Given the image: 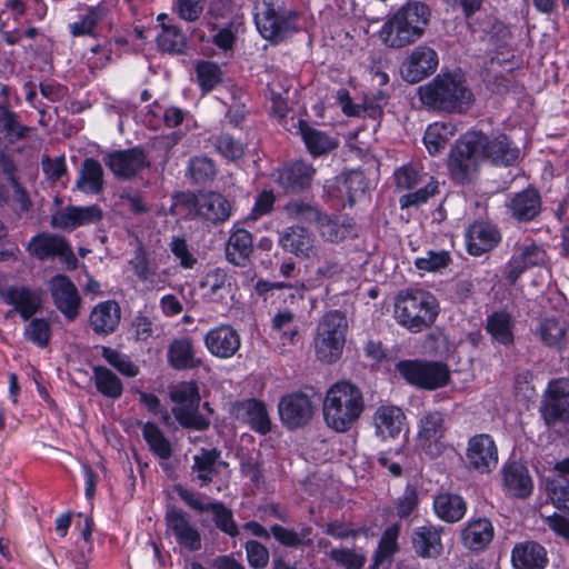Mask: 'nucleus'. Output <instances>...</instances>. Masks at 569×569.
<instances>
[{
  "label": "nucleus",
  "mask_w": 569,
  "mask_h": 569,
  "mask_svg": "<svg viewBox=\"0 0 569 569\" xmlns=\"http://www.w3.org/2000/svg\"><path fill=\"white\" fill-rule=\"evenodd\" d=\"M399 533L400 526L398 523L391 525L383 531L375 555L373 569L391 563L392 556L398 551Z\"/></svg>",
  "instance_id": "48"
},
{
  "label": "nucleus",
  "mask_w": 569,
  "mask_h": 569,
  "mask_svg": "<svg viewBox=\"0 0 569 569\" xmlns=\"http://www.w3.org/2000/svg\"><path fill=\"white\" fill-rule=\"evenodd\" d=\"M238 417H242L252 430L261 435L271 431V421L266 405L257 399L238 401L233 406Z\"/></svg>",
  "instance_id": "35"
},
{
  "label": "nucleus",
  "mask_w": 569,
  "mask_h": 569,
  "mask_svg": "<svg viewBox=\"0 0 569 569\" xmlns=\"http://www.w3.org/2000/svg\"><path fill=\"white\" fill-rule=\"evenodd\" d=\"M348 321L339 310L323 315L317 327L315 349L317 358L326 363L337 361L346 343Z\"/></svg>",
  "instance_id": "6"
},
{
  "label": "nucleus",
  "mask_w": 569,
  "mask_h": 569,
  "mask_svg": "<svg viewBox=\"0 0 569 569\" xmlns=\"http://www.w3.org/2000/svg\"><path fill=\"white\" fill-rule=\"evenodd\" d=\"M281 422L289 429L306 426L313 417L315 407L303 392L283 396L278 403Z\"/></svg>",
  "instance_id": "16"
},
{
  "label": "nucleus",
  "mask_w": 569,
  "mask_h": 569,
  "mask_svg": "<svg viewBox=\"0 0 569 569\" xmlns=\"http://www.w3.org/2000/svg\"><path fill=\"white\" fill-rule=\"evenodd\" d=\"M513 326L515 320L506 310L492 312L487 317L486 321L487 332L493 341L503 346H511L513 343Z\"/></svg>",
  "instance_id": "42"
},
{
  "label": "nucleus",
  "mask_w": 569,
  "mask_h": 569,
  "mask_svg": "<svg viewBox=\"0 0 569 569\" xmlns=\"http://www.w3.org/2000/svg\"><path fill=\"white\" fill-rule=\"evenodd\" d=\"M121 319V309L113 300L98 303L90 313V326L97 335H110L116 331Z\"/></svg>",
  "instance_id": "36"
},
{
  "label": "nucleus",
  "mask_w": 569,
  "mask_h": 569,
  "mask_svg": "<svg viewBox=\"0 0 569 569\" xmlns=\"http://www.w3.org/2000/svg\"><path fill=\"white\" fill-rule=\"evenodd\" d=\"M468 252L472 256H481L492 250L501 240V234L496 226L485 222H473L466 232Z\"/></svg>",
  "instance_id": "27"
},
{
  "label": "nucleus",
  "mask_w": 569,
  "mask_h": 569,
  "mask_svg": "<svg viewBox=\"0 0 569 569\" xmlns=\"http://www.w3.org/2000/svg\"><path fill=\"white\" fill-rule=\"evenodd\" d=\"M203 341L208 351L220 359L233 357L241 347V337L230 325L212 328L206 333Z\"/></svg>",
  "instance_id": "23"
},
{
  "label": "nucleus",
  "mask_w": 569,
  "mask_h": 569,
  "mask_svg": "<svg viewBox=\"0 0 569 569\" xmlns=\"http://www.w3.org/2000/svg\"><path fill=\"white\" fill-rule=\"evenodd\" d=\"M453 134L455 128L451 123L435 122L426 129L423 142L429 153L433 156L445 149Z\"/></svg>",
  "instance_id": "51"
},
{
  "label": "nucleus",
  "mask_w": 569,
  "mask_h": 569,
  "mask_svg": "<svg viewBox=\"0 0 569 569\" xmlns=\"http://www.w3.org/2000/svg\"><path fill=\"white\" fill-rule=\"evenodd\" d=\"M2 300L24 320H30L43 306L42 292L26 286H10L0 290Z\"/></svg>",
  "instance_id": "20"
},
{
  "label": "nucleus",
  "mask_w": 569,
  "mask_h": 569,
  "mask_svg": "<svg viewBox=\"0 0 569 569\" xmlns=\"http://www.w3.org/2000/svg\"><path fill=\"white\" fill-rule=\"evenodd\" d=\"M167 531L177 540L178 545L189 551L201 549V535L190 522L189 516L182 509L170 506L166 512Z\"/></svg>",
  "instance_id": "17"
},
{
  "label": "nucleus",
  "mask_w": 569,
  "mask_h": 569,
  "mask_svg": "<svg viewBox=\"0 0 569 569\" xmlns=\"http://www.w3.org/2000/svg\"><path fill=\"white\" fill-rule=\"evenodd\" d=\"M253 252L252 236L244 229L231 232L226 244L227 260L238 267H246Z\"/></svg>",
  "instance_id": "38"
},
{
  "label": "nucleus",
  "mask_w": 569,
  "mask_h": 569,
  "mask_svg": "<svg viewBox=\"0 0 569 569\" xmlns=\"http://www.w3.org/2000/svg\"><path fill=\"white\" fill-rule=\"evenodd\" d=\"M142 435L149 445L150 450L160 459L167 460L171 457V445L156 423H144L142 428Z\"/></svg>",
  "instance_id": "53"
},
{
  "label": "nucleus",
  "mask_w": 569,
  "mask_h": 569,
  "mask_svg": "<svg viewBox=\"0 0 569 569\" xmlns=\"http://www.w3.org/2000/svg\"><path fill=\"white\" fill-rule=\"evenodd\" d=\"M243 547L247 561L252 569H263L268 566L270 553L264 545L257 540H248Z\"/></svg>",
  "instance_id": "63"
},
{
  "label": "nucleus",
  "mask_w": 569,
  "mask_h": 569,
  "mask_svg": "<svg viewBox=\"0 0 569 569\" xmlns=\"http://www.w3.org/2000/svg\"><path fill=\"white\" fill-rule=\"evenodd\" d=\"M103 161L110 171L122 180H129L149 167L147 156L139 147L110 152Z\"/></svg>",
  "instance_id": "19"
},
{
  "label": "nucleus",
  "mask_w": 569,
  "mask_h": 569,
  "mask_svg": "<svg viewBox=\"0 0 569 569\" xmlns=\"http://www.w3.org/2000/svg\"><path fill=\"white\" fill-rule=\"evenodd\" d=\"M438 313L436 297L423 289L401 290L396 297L395 318L411 332H421L431 327Z\"/></svg>",
  "instance_id": "4"
},
{
  "label": "nucleus",
  "mask_w": 569,
  "mask_h": 569,
  "mask_svg": "<svg viewBox=\"0 0 569 569\" xmlns=\"http://www.w3.org/2000/svg\"><path fill=\"white\" fill-rule=\"evenodd\" d=\"M102 218L99 206L74 207L70 206L51 217V226L63 230H73L80 226L98 222Z\"/></svg>",
  "instance_id": "25"
},
{
  "label": "nucleus",
  "mask_w": 569,
  "mask_h": 569,
  "mask_svg": "<svg viewBox=\"0 0 569 569\" xmlns=\"http://www.w3.org/2000/svg\"><path fill=\"white\" fill-rule=\"evenodd\" d=\"M157 43L161 51L168 53L181 54L187 49V38L176 26L162 24Z\"/></svg>",
  "instance_id": "52"
},
{
  "label": "nucleus",
  "mask_w": 569,
  "mask_h": 569,
  "mask_svg": "<svg viewBox=\"0 0 569 569\" xmlns=\"http://www.w3.org/2000/svg\"><path fill=\"white\" fill-rule=\"evenodd\" d=\"M207 512L211 515L214 527L224 535L234 538L240 533L233 511L222 501H210Z\"/></svg>",
  "instance_id": "50"
},
{
  "label": "nucleus",
  "mask_w": 569,
  "mask_h": 569,
  "mask_svg": "<svg viewBox=\"0 0 569 569\" xmlns=\"http://www.w3.org/2000/svg\"><path fill=\"white\" fill-rule=\"evenodd\" d=\"M418 97L425 108L445 113H463L475 102L473 93L466 81L450 73L438 74L420 86Z\"/></svg>",
  "instance_id": "2"
},
{
  "label": "nucleus",
  "mask_w": 569,
  "mask_h": 569,
  "mask_svg": "<svg viewBox=\"0 0 569 569\" xmlns=\"http://www.w3.org/2000/svg\"><path fill=\"white\" fill-rule=\"evenodd\" d=\"M548 561L546 548L533 540L518 542L511 551V563L515 569H545Z\"/></svg>",
  "instance_id": "30"
},
{
  "label": "nucleus",
  "mask_w": 569,
  "mask_h": 569,
  "mask_svg": "<svg viewBox=\"0 0 569 569\" xmlns=\"http://www.w3.org/2000/svg\"><path fill=\"white\" fill-rule=\"evenodd\" d=\"M365 410L363 393L349 381H339L326 392L322 412L327 426L337 432L348 431Z\"/></svg>",
  "instance_id": "3"
},
{
  "label": "nucleus",
  "mask_w": 569,
  "mask_h": 569,
  "mask_svg": "<svg viewBox=\"0 0 569 569\" xmlns=\"http://www.w3.org/2000/svg\"><path fill=\"white\" fill-rule=\"evenodd\" d=\"M129 263L132 267L133 273L140 281L148 283L151 287H154L158 283L159 277L156 268L150 266L143 249L139 248Z\"/></svg>",
  "instance_id": "59"
},
{
  "label": "nucleus",
  "mask_w": 569,
  "mask_h": 569,
  "mask_svg": "<svg viewBox=\"0 0 569 569\" xmlns=\"http://www.w3.org/2000/svg\"><path fill=\"white\" fill-rule=\"evenodd\" d=\"M546 257V251L533 242L518 246L505 267L506 280L515 284L527 269L543 264Z\"/></svg>",
  "instance_id": "22"
},
{
  "label": "nucleus",
  "mask_w": 569,
  "mask_h": 569,
  "mask_svg": "<svg viewBox=\"0 0 569 569\" xmlns=\"http://www.w3.org/2000/svg\"><path fill=\"white\" fill-rule=\"evenodd\" d=\"M24 327V338L39 348H46L51 339V326L43 318H31Z\"/></svg>",
  "instance_id": "57"
},
{
  "label": "nucleus",
  "mask_w": 569,
  "mask_h": 569,
  "mask_svg": "<svg viewBox=\"0 0 569 569\" xmlns=\"http://www.w3.org/2000/svg\"><path fill=\"white\" fill-rule=\"evenodd\" d=\"M439 59L435 49L428 46H418L402 62L400 71L405 81L417 83L432 74L438 67Z\"/></svg>",
  "instance_id": "18"
},
{
  "label": "nucleus",
  "mask_w": 569,
  "mask_h": 569,
  "mask_svg": "<svg viewBox=\"0 0 569 569\" xmlns=\"http://www.w3.org/2000/svg\"><path fill=\"white\" fill-rule=\"evenodd\" d=\"M433 508L437 516L447 522H457L466 513L465 500L455 493L445 492L436 496Z\"/></svg>",
  "instance_id": "45"
},
{
  "label": "nucleus",
  "mask_w": 569,
  "mask_h": 569,
  "mask_svg": "<svg viewBox=\"0 0 569 569\" xmlns=\"http://www.w3.org/2000/svg\"><path fill=\"white\" fill-rule=\"evenodd\" d=\"M76 186L84 193H100L103 189V168L101 163L93 158L84 159Z\"/></svg>",
  "instance_id": "43"
},
{
  "label": "nucleus",
  "mask_w": 569,
  "mask_h": 569,
  "mask_svg": "<svg viewBox=\"0 0 569 569\" xmlns=\"http://www.w3.org/2000/svg\"><path fill=\"white\" fill-rule=\"evenodd\" d=\"M191 479L199 487H208L220 472L221 466L227 462L221 460V451L217 448H201L192 458Z\"/></svg>",
  "instance_id": "24"
},
{
  "label": "nucleus",
  "mask_w": 569,
  "mask_h": 569,
  "mask_svg": "<svg viewBox=\"0 0 569 569\" xmlns=\"http://www.w3.org/2000/svg\"><path fill=\"white\" fill-rule=\"evenodd\" d=\"M214 147L228 160H238L244 153L242 143L229 133H220L214 137Z\"/></svg>",
  "instance_id": "62"
},
{
  "label": "nucleus",
  "mask_w": 569,
  "mask_h": 569,
  "mask_svg": "<svg viewBox=\"0 0 569 569\" xmlns=\"http://www.w3.org/2000/svg\"><path fill=\"white\" fill-rule=\"evenodd\" d=\"M537 335L543 346L563 352L569 340L565 325L556 318H545L537 328Z\"/></svg>",
  "instance_id": "41"
},
{
  "label": "nucleus",
  "mask_w": 569,
  "mask_h": 569,
  "mask_svg": "<svg viewBox=\"0 0 569 569\" xmlns=\"http://www.w3.org/2000/svg\"><path fill=\"white\" fill-rule=\"evenodd\" d=\"M447 426L440 411L426 412L419 420L417 443L431 459L439 458L448 449Z\"/></svg>",
  "instance_id": "12"
},
{
  "label": "nucleus",
  "mask_w": 569,
  "mask_h": 569,
  "mask_svg": "<svg viewBox=\"0 0 569 569\" xmlns=\"http://www.w3.org/2000/svg\"><path fill=\"white\" fill-rule=\"evenodd\" d=\"M92 372V380L98 392L113 400L122 396L123 383L112 370L103 366H94Z\"/></svg>",
  "instance_id": "46"
},
{
  "label": "nucleus",
  "mask_w": 569,
  "mask_h": 569,
  "mask_svg": "<svg viewBox=\"0 0 569 569\" xmlns=\"http://www.w3.org/2000/svg\"><path fill=\"white\" fill-rule=\"evenodd\" d=\"M539 415L548 429L569 425V379L548 382L540 400Z\"/></svg>",
  "instance_id": "9"
},
{
  "label": "nucleus",
  "mask_w": 569,
  "mask_h": 569,
  "mask_svg": "<svg viewBox=\"0 0 569 569\" xmlns=\"http://www.w3.org/2000/svg\"><path fill=\"white\" fill-rule=\"evenodd\" d=\"M316 227L322 239L337 243L356 234V224L351 218L320 213L316 220Z\"/></svg>",
  "instance_id": "32"
},
{
  "label": "nucleus",
  "mask_w": 569,
  "mask_h": 569,
  "mask_svg": "<svg viewBox=\"0 0 569 569\" xmlns=\"http://www.w3.org/2000/svg\"><path fill=\"white\" fill-rule=\"evenodd\" d=\"M466 466L480 475L493 471L499 461L496 441L488 433H478L469 438L465 452Z\"/></svg>",
  "instance_id": "13"
},
{
  "label": "nucleus",
  "mask_w": 569,
  "mask_h": 569,
  "mask_svg": "<svg viewBox=\"0 0 569 569\" xmlns=\"http://www.w3.org/2000/svg\"><path fill=\"white\" fill-rule=\"evenodd\" d=\"M399 373L411 385L433 390L449 381V369L442 362L403 360L397 365Z\"/></svg>",
  "instance_id": "10"
},
{
  "label": "nucleus",
  "mask_w": 569,
  "mask_h": 569,
  "mask_svg": "<svg viewBox=\"0 0 569 569\" xmlns=\"http://www.w3.org/2000/svg\"><path fill=\"white\" fill-rule=\"evenodd\" d=\"M405 412L396 406H380L373 415L376 433L382 439H395L406 426Z\"/></svg>",
  "instance_id": "33"
},
{
  "label": "nucleus",
  "mask_w": 569,
  "mask_h": 569,
  "mask_svg": "<svg viewBox=\"0 0 569 569\" xmlns=\"http://www.w3.org/2000/svg\"><path fill=\"white\" fill-rule=\"evenodd\" d=\"M338 196L346 197L350 204H353L358 197L367 189V181L362 172L350 171L341 173L335 180Z\"/></svg>",
  "instance_id": "47"
},
{
  "label": "nucleus",
  "mask_w": 569,
  "mask_h": 569,
  "mask_svg": "<svg viewBox=\"0 0 569 569\" xmlns=\"http://www.w3.org/2000/svg\"><path fill=\"white\" fill-rule=\"evenodd\" d=\"M546 492L552 505L569 515V480L565 477L546 479Z\"/></svg>",
  "instance_id": "54"
},
{
  "label": "nucleus",
  "mask_w": 569,
  "mask_h": 569,
  "mask_svg": "<svg viewBox=\"0 0 569 569\" xmlns=\"http://www.w3.org/2000/svg\"><path fill=\"white\" fill-rule=\"evenodd\" d=\"M243 529L248 530L256 537L268 539L270 533L283 547L287 548H303L311 547L315 540V532L311 526H302L300 530L273 525L270 527V532L259 522L249 521L243 525Z\"/></svg>",
  "instance_id": "15"
},
{
  "label": "nucleus",
  "mask_w": 569,
  "mask_h": 569,
  "mask_svg": "<svg viewBox=\"0 0 569 569\" xmlns=\"http://www.w3.org/2000/svg\"><path fill=\"white\" fill-rule=\"evenodd\" d=\"M49 290L56 308L69 321L79 316L81 298L74 283L64 274L54 276L49 282Z\"/></svg>",
  "instance_id": "21"
},
{
  "label": "nucleus",
  "mask_w": 569,
  "mask_h": 569,
  "mask_svg": "<svg viewBox=\"0 0 569 569\" xmlns=\"http://www.w3.org/2000/svg\"><path fill=\"white\" fill-rule=\"evenodd\" d=\"M316 169L302 161L291 162L278 171V183L287 191L300 192L311 186Z\"/></svg>",
  "instance_id": "31"
},
{
  "label": "nucleus",
  "mask_w": 569,
  "mask_h": 569,
  "mask_svg": "<svg viewBox=\"0 0 569 569\" xmlns=\"http://www.w3.org/2000/svg\"><path fill=\"white\" fill-rule=\"evenodd\" d=\"M184 204L191 218H199L212 224L226 222L232 211L230 201L218 192L184 196Z\"/></svg>",
  "instance_id": "11"
},
{
  "label": "nucleus",
  "mask_w": 569,
  "mask_h": 569,
  "mask_svg": "<svg viewBox=\"0 0 569 569\" xmlns=\"http://www.w3.org/2000/svg\"><path fill=\"white\" fill-rule=\"evenodd\" d=\"M479 136L483 159H488L497 166H511L519 158V149L512 144L507 136L499 134L492 139L481 132H479Z\"/></svg>",
  "instance_id": "28"
},
{
  "label": "nucleus",
  "mask_w": 569,
  "mask_h": 569,
  "mask_svg": "<svg viewBox=\"0 0 569 569\" xmlns=\"http://www.w3.org/2000/svg\"><path fill=\"white\" fill-rule=\"evenodd\" d=\"M508 208L517 220L530 221L540 212V196L533 189L523 190L512 197Z\"/></svg>",
  "instance_id": "39"
},
{
  "label": "nucleus",
  "mask_w": 569,
  "mask_h": 569,
  "mask_svg": "<svg viewBox=\"0 0 569 569\" xmlns=\"http://www.w3.org/2000/svg\"><path fill=\"white\" fill-rule=\"evenodd\" d=\"M493 539L492 523L486 518L473 519L461 531L462 545L472 551H480Z\"/></svg>",
  "instance_id": "37"
},
{
  "label": "nucleus",
  "mask_w": 569,
  "mask_h": 569,
  "mask_svg": "<svg viewBox=\"0 0 569 569\" xmlns=\"http://www.w3.org/2000/svg\"><path fill=\"white\" fill-rule=\"evenodd\" d=\"M101 355L103 359L122 376L133 378L139 375V367L131 361L128 355L110 347H102Z\"/></svg>",
  "instance_id": "56"
},
{
  "label": "nucleus",
  "mask_w": 569,
  "mask_h": 569,
  "mask_svg": "<svg viewBox=\"0 0 569 569\" xmlns=\"http://www.w3.org/2000/svg\"><path fill=\"white\" fill-rule=\"evenodd\" d=\"M481 147L479 132H468L457 141L448 159L449 173L456 183L467 184L477 178L483 160Z\"/></svg>",
  "instance_id": "5"
},
{
  "label": "nucleus",
  "mask_w": 569,
  "mask_h": 569,
  "mask_svg": "<svg viewBox=\"0 0 569 569\" xmlns=\"http://www.w3.org/2000/svg\"><path fill=\"white\" fill-rule=\"evenodd\" d=\"M507 493L517 499H527L533 490V482L527 467L518 461L507 462L501 470Z\"/></svg>",
  "instance_id": "26"
},
{
  "label": "nucleus",
  "mask_w": 569,
  "mask_h": 569,
  "mask_svg": "<svg viewBox=\"0 0 569 569\" xmlns=\"http://www.w3.org/2000/svg\"><path fill=\"white\" fill-rule=\"evenodd\" d=\"M315 236L301 226L284 228L279 234V246L298 258L308 259L315 250Z\"/></svg>",
  "instance_id": "29"
},
{
  "label": "nucleus",
  "mask_w": 569,
  "mask_h": 569,
  "mask_svg": "<svg viewBox=\"0 0 569 569\" xmlns=\"http://www.w3.org/2000/svg\"><path fill=\"white\" fill-rule=\"evenodd\" d=\"M430 17V8L425 2L409 0L387 18L379 31V38L389 48L410 46L422 38Z\"/></svg>",
  "instance_id": "1"
},
{
  "label": "nucleus",
  "mask_w": 569,
  "mask_h": 569,
  "mask_svg": "<svg viewBox=\"0 0 569 569\" xmlns=\"http://www.w3.org/2000/svg\"><path fill=\"white\" fill-rule=\"evenodd\" d=\"M441 528L431 525L417 527L411 535L415 552L423 559L438 558L442 552Z\"/></svg>",
  "instance_id": "34"
},
{
  "label": "nucleus",
  "mask_w": 569,
  "mask_h": 569,
  "mask_svg": "<svg viewBox=\"0 0 569 569\" xmlns=\"http://www.w3.org/2000/svg\"><path fill=\"white\" fill-rule=\"evenodd\" d=\"M188 172L194 182L202 183L214 177L216 166L207 157H196L189 161Z\"/></svg>",
  "instance_id": "60"
},
{
  "label": "nucleus",
  "mask_w": 569,
  "mask_h": 569,
  "mask_svg": "<svg viewBox=\"0 0 569 569\" xmlns=\"http://www.w3.org/2000/svg\"><path fill=\"white\" fill-rule=\"evenodd\" d=\"M170 399L176 403L172 413L182 428L203 431L210 427V420L199 412L200 395L196 382L179 383L170 391Z\"/></svg>",
  "instance_id": "8"
},
{
  "label": "nucleus",
  "mask_w": 569,
  "mask_h": 569,
  "mask_svg": "<svg viewBox=\"0 0 569 569\" xmlns=\"http://www.w3.org/2000/svg\"><path fill=\"white\" fill-rule=\"evenodd\" d=\"M27 250L41 261L50 257H58L69 269L77 268L78 259L67 240L61 236L47 232L38 233L31 238Z\"/></svg>",
  "instance_id": "14"
},
{
  "label": "nucleus",
  "mask_w": 569,
  "mask_h": 569,
  "mask_svg": "<svg viewBox=\"0 0 569 569\" xmlns=\"http://www.w3.org/2000/svg\"><path fill=\"white\" fill-rule=\"evenodd\" d=\"M198 82L203 92L211 91L222 81L220 67L211 61H200L196 66Z\"/></svg>",
  "instance_id": "58"
},
{
  "label": "nucleus",
  "mask_w": 569,
  "mask_h": 569,
  "mask_svg": "<svg viewBox=\"0 0 569 569\" xmlns=\"http://www.w3.org/2000/svg\"><path fill=\"white\" fill-rule=\"evenodd\" d=\"M0 127L11 141L22 140L30 128L19 121V116L7 103L0 104Z\"/></svg>",
  "instance_id": "55"
},
{
  "label": "nucleus",
  "mask_w": 569,
  "mask_h": 569,
  "mask_svg": "<svg viewBox=\"0 0 569 569\" xmlns=\"http://www.w3.org/2000/svg\"><path fill=\"white\" fill-rule=\"evenodd\" d=\"M299 131L308 151L315 157L328 153L337 147L332 137L310 127L306 121H299Z\"/></svg>",
  "instance_id": "44"
},
{
  "label": "nucleus",
  "mask_w": 569,
  "mask_h": 569,
  "mask_svg": "<svg viewBox=\"0 0 569 569\" xmlns=\"http://www.w3.org/2000/svg\"><path fill=\"white\" fill-rule=\"evenodd\" d=\"M230 286L227 272L220 268L209 271L200 282L206 296L214 302L222 301L230 293Z\"/></svg>",
  "instance_id": "49"
},
{
  "label": "nucleus",
  "mask_w": 569,
  "mask_h": 569,
  "mask_svg": "<svg viewBox=\"0 0 569 569\" xmlns=\"http://www.w3.org/2000/svg\"><path fill=\"white\" fill-rule=\"evenodd\" d=\"M329 557L346 569H361L366 563V557L350 549H331Z\"/></svg>",
  "instance_id": "64"
},
{
  "label": "nucleus",
  "mask_w": 569,
  "mask_h": 569,
  "mask_svg": "<svg viewBox=\"0 0 569 569\" xmlns=\"http://www.w3.org/2000/svg\"><path fill=\"white\" fill-rule=\"evenodd\" d=\"M297 14L274 0H257L254 4V22L260 34L271 41H282L296 30Z\"/></svg>",
  "instance_id": "7"
},
{
  "label": "nucleus",
  "mask_w": 569,
  "mask_h": 569,
  "mask_svg": "<svg viewBox=\"0 0 569 569\" xmlns=\"http://www.w3.org/2000/svg\"><path fill=\"white\" fill-rule=\"evenodd\" d=\"M283 210L290 219L303 220L310 223H315L321 213L316 207L301 200L288 202Z\"/></svg>",
  "instance_id": "61"
},
{
  "label": "nucleus",
  "mask_w": 569,
  "mask_h": 569,
  "mask_svg": "<svg viewBox=\"0 0 569 569\" xmlns=\"http://www.w3.org/2000/svg\"><path fill=\"white\" fill-rule=\"evenodd\" d=\"M168 361L177 370L198 368L201 360L196 357L192 341L189 338L173 340L168 348Z\"/></svg>",
  "instance_id": "40"
}]
</instances>
